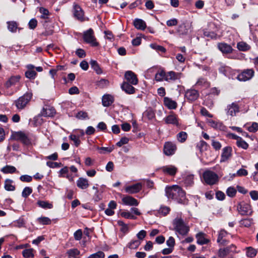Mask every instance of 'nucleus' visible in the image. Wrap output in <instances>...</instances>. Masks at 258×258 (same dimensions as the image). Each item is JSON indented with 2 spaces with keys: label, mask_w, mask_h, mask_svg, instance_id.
<instances>
[{
  "label": "nucleus",
  "mask_w": 258,
  "mask_h": 258,
  "mask_svg": "<svg viewBox=\"0 0 258 258\" xmlns=\"http://www.w3.org/2000/svg\"><path fill=\"white\" fill-rule=\"evenodd\" d=\"M254 75V71L252 69H248L243 71L237 77L238 79L241 81H245L250 79Z\"/></svg>",
  "instance_id": "16"
},
{
  "label": "nucleus",
  "mask_w": 258,
  "mask_h": 258,
  "mask_svg": "<svg viewBox=\"0 0 258 258\" xmlns=\"http://www.w3.org/2000/svg\"><path fill=\"white\" fill-rule=\"evenodd\" d=\"M164 121L167 124H172L176 125L178 124L177 116L173 113L165 117Z\"/></svg>",
  "instance_id": "25"
},
{
  "label": "nucleus",
  "mask_w": 258,
  "mask_h": 258,
  "mask_svg": "<svg viewBox=\"0 0 258 258\" xmlns=\"http://www.w3.org/2000/svg\"><path fill=\"white\" fill-rule=\"evenodd\" d=\"M196 85L201 88H208L209 87V83L204 78H201L197 81Z\"/></svg>",
  "instance_id": "33"
},
{
  "label": "nucleus",
  "mask_w": 258,
  "mask_h": 258,
  "mask_svg": "<svg viewBox=\"0 0 258 258\" xmlns=\"http://www.w3.org/2000/svg\"><path fill=\"white\" fill-rule=\"evenodd\" d=\"M10 140L19 141L24 145L26 146H29L32 144L31 140L29 137L26 134L21 131L13 132Z\"/></svg>",
  "instance_id": "3"
},
{
  "label": "nucleus",
  "mask_w": 258,
  "mask_h": 258,
  "mask_svg": "<svg viewBox=\"0 0 258 258\" xmlns=\"http://www.w3.org/2000/svg\"><path fill=\"white\" fill-rule=\"evenodd\" d=\"M196 237L197 238V243L199 244H205L209 242V240L205 238L203 233L197 234Z\"/></svg>",
  "instance_id": "36"
},
{
  "label": "nucleus",
  "mask_w": 258,
  "mask_h": 258,
  "mask_svg": "<svg viewBox=\"0 0 258 258\" xmlns=\"http://www.w3.org/2000/svg\"><path fill=\"white\" fill-rule=\"evenodd\" d=\"M225 111L227 115L234 116L239 111V107L236 103L233 102L227 105Z\"/></svg>",
  "instance_id": "14"
},
{
  "label": "nucleus",
  "mask_w": 258,
  "mask_h": 258,
  "mask_svg": "<svg viewBox=\"0 0 258 258\" xmlns=\"http://www.w3.org/2000/svg\"><path fill=\"white\" fill-rule=\"evenodd\" d=\"M164 104L169 109H175L177 108V103L170 98L165 97L163 100Z\"/></svg>",
  "instance_id": "22"
},
{
  "label": "nucleus",
  "mask_w": 258,
  "mask_h": 258,
  "mask_svg": "<svg viewBox=\"0 0 258 258\" xmlns=\"http://www.w3.org/2000/svg\"><path fill=\"white\" fill-rule=\"evenodd\" d=\"M134 25L136 28L139 30H144L146 28V24L145 21L140 19H136L134 21Z\"/></svg>",
  "instance_id": "30"
},
{
  "label": "nucleus",
  "mask_w": 258,
  "mask_h": 258,
  "mask_svg": "<svg viewBox=\"0 0 258 258\" xmlns=\"http://www.w3.org/2000/svg\"><path fill=\"white\" fill-rule=\"evenodd\" d=\"M212 146L215 150H219L222 147L221 144L214 140H212Z\"/></svg>",
  "instance_id": "62"
},
{
  "label": "nucleus",
  "mask_w": 258,
  "mask_h": 258,
  "mask_svg": "<svg viewBox=\"0 0 258 258\" xmlns=\"http://www.w3.org/2000/svg\"><path fill=\"white\" fill-rule=\"evenodd\" d=\"M142 188V184L140 182L127 186L125 187L126 192L130 194H134L139 192Z\"/></svg>",
  "instance_id": "17"
},
{
  "label": "nucleus",
  "mask_w": 258,
  "mask_h": 258,
  "mask_svg": "<svg viewBox=\"0 0 258 258\" xmlns=\"http://www.w3.org/2000/svg\"><path fill=\"white\" fill-rule=\"evenodd\" d=\"M69 138L70 140L74 142V143L76 147H78L80 145L81 141L79 137H78L76 135H71L69 136Z\"/></svg>",
  "instance_id": "57"
},
{
  "label": "nucleus",
  "mask_w": 258,
  "mask_h": 258,
  "mask_svg": "<svg viewBox=\"0 0 258 258\" xmlns=\"http://www.w3.org/2000/svg\"><path fill=\"white\" fill-rule=\"evenodd\" d=\"M170 208L166 206H161L158 210V213L162 214L163 216H166L169 213Z\"/></svg>",
  "instance_id": "56"
},
{
  "label": "nucleus",
  "mask_w": 258,
  "mask_h": 258,
  "mask_svg": "<svg viewBox=\"0 0 258 258\" xmlns=\"http://www.w3.org/2000/svg\"><path fill=\"white\" fill-rule=\"evenodd\" d=\"M122 201L124 205L130 206H137L139 205V202L136 199L128 196L123 198Z\"/></svg>",
  "instance_id": "20"
},
{
  "label": "nucleus",
  "mask_w": 258,
  "mask_h": 258,
  "mask_svg": "<svg viewBox=\"0 0 258 258\" xmlns=\"http://www.w3.org/2000/svg\"><path fill=\"white\" fill-rule=\"evenodd\" d=\"M12 180L6 179L5 181V188L8 191H13L15 190V186L12 184Z\"/></svg>",
  "instance_id": "47"
},
{
  "label": "nucleus",
  "mask_w": 258,
  "mask_h": 258,
  "mask_svg": "<svg viewBox=\"0 0 258 258\" xmlns=\"http://www.w3.org/2000/svg\"><path fill=\"white\" fill-rule=\"evenodd\" d=\"M199 97L198 91L195 89L187 90L185 93V97L190 102L194 101Z\"/></svg>",
  "instance_id": "15"
},
{
  "label": "nucleus",
  "mask_w": 258,
  "mask_h": 258,
  "mask_svg": "<svg viewBox=\"0 0 258 258\" xmlns=\"http://www.w3.org/2000/svg\"><path fill=\"white\" fill-rule=\"evenodd\" d=\"M1 171L6 174L13 173L17 171V169L13 166L6 165V166L2 168Z\"/></svg>",
  "instance_id": "37"
},
{
  "label": "nucleus",
  "mask_w": 258,
  "mask_h": 258,
  "mask_svg": "<svg viewBox=\"0 0 258 258\" xmlns=\"http://www.w3.org/2000/svg\"><path fill=\"white\" fill-rule=\"evenodd\" d=\"M41 113L44 116L52 117L55 114V110L53 107L47 106L43 108Z\"/></svg>",
  "instance_id": "23"
},
{
  "label": "nucleus",
  "mask_w": 258,
  "mask_h": 258,
  "mask_svg": "<svg viewBox=\"0 0 258 258\" xmlns=\"http://www.w3.org/2000/svg\"><path fill=\"white\" fill-rule=\"evenodd\" d=\"M39 12L41 14L40 16L41 18L44 19H47L49 15L48 10L44 8L41 7L39 9Z\"/></svg>",
  "instance_id": "46"
},
{
  "label": "nucleus",
  "mask_w": 258,
  "mask_h": 258,
  "mask_svg": "<svg viewBox=\"0 0 258 258\" xmlns=\"http://www.w3.org/2000/svg\"><path fill=\"white\" fill-rule=\"evenodd\" d=\"M38 221L43 225H48L50 224L51 220L49 218L46 217H42L37 219Z\"/></svg>",
  "instance_id": "55"
},
{
  "label": "nucleus",
  "mask_w": 258,
  "mask_h": 258,
  "mask_svg": "<svg viewBox=\"0 0 258 258\" xmlns=\"http://www.w3.org/2000/svg\"><path fill=\"white\" fill-rule=\"evenodd\" d=\"M208 123L210 126L215 129H222L223 126L222 123L211 119L208 120Z\"/></svg>",
  "instance_id": "43"
},
{
  "label": "nucleus",
  "mask_w": 258,
  "mask_h": 258,
  "mask_svg": "<svg viewBox=\"0 0 258 258\" xmlns=\"http://www.w3.org/2000/svg\"><path fill=\"white\" fill-rule=\"evenodd\" d=\"M236 144L238 147L246 150L248 147V144L244 141L241 137H237Z\"/></svg>",
  "instance_id": "34"
},
{
  "label": "nucleus",
  "mask_w": 258,
  "mask_h": 258,
  "mask_svg": "<svg viewBox=\"0 0 258 258\" xmlns=\"http://www.w3.org/2000/svg\"><path fill=\"white\" fill-rule=\"evenodd\" d=\"M80 251L77 248H72L67 252L69 258H76V256L80 254Z\"/></svg>",
  "instance_id": "38"
},
{
  "label": "nucleus",
  "mask_w": 258,
  "mask_h": 258,
  "mask_svg": "<svg viewBox=\"0 0 258 258\" xmlns=\"http://www.w3.org/2000/svg\"><path fill=\"white\" fill-rule=\"evenodd\" d=\"M141 242L139 240H132L127 245V247L130 249H136L141 244Z\"/></svg>",
  "instance_id": "40"
},
{
  "label": "nucleus",
  "mask_w": 258,
  "mask_h": 258,
  "mask_svg": "<svg viewBox=\"0 0 258 258\" xmlns=\"http://www.w3.org/2000/svg\"><path fill=\"white\" fill-rule=\"evenodd\" d=\"M150 47L152 48H153L158 51H161L162 52H165L166 51V49L164 47H163L162 46L158 45L156 44H153V43L151 44Z\"/></svg>",
  "instance_id": "58"
},
{
  "label": "nucleus",
  "mask_w": 258,
  "mask_h": 258,
  "mask_svg": "<svg viewBox=\"0 0 258 258\" xmlns=\"http://www.w3.org/2000/svg\"><path fill=\"white\" fill-rule=\"evenodd\" d=\"M77 186L82 189H85L89 187L88 180L86 178L80 177L77 181Z\"/></svg>",
  "instance_id": "26"
},
{
  "label": "nucleus",
  "mask_w": 258,
  "mask_h": 258,
  "mask_svg": "<svg viewBox=\"0 0 258 258\" xmlns=\"http://www.w3.org/2000/svg\"><path fill=\"white\" fill-rule=\"evenodd\" d=\"M236 246L234 244H231L224 248H220L218 251V255L220 257H224L231 252H235Z\"/></svg>",
  "instance_id": "12"
},
{
  "label": "nucleus",
  "mask_w": 258,
  "mask_h": 258,
  "mask_svg": "<svg viewBox=\"0 0 258 258\" xmlns=\"http://www.w3.org/2000/svg\"><path fill=\"white\" fill-rule=\"evenodd\" d=\"M192 30V23L188 20H184L177 27L176 32L179 35H186Z\"/></svg>",
  "instance_id": "4"
},
{
  "label": "nucleus",
  "mask_w": 258,
  "mask_h": 258,
  "mask_svg": "<svg viewBox=\"0 0 258 258\" xmlns=\"http://www.w3.org/2000/svg\"><path fill=\"white\" fill-rule=\"evenodd\" d=\"M32 192V189L30 187H25L22 192V196L23 198H27Z\"/></svg>",
  "instance_id": "52"
},
{
  "label": "nucleus",
  "mask_w": 258,
  "mask_h": 258,
  "mask_svg": "<svg viewBox=\"0 0 258 258\" xmlns=\"http://www.w3.org/2000/svg\"><path fill=\"white\" fill-rule=\"evenodd\" d=\"M203 35L205 37L210 38L211 39H216L217 35L214 32H210L207 30H204Z\"/></svg>",
  "instance_id": "51"
},
{
  "label": "nucleus",
  "mask_w": 258,
  "mask_h": 258,
  "mask_svg": "<svg viewBox=\"0 0 258 258\" xmlns=\"http://www.w3.org/2000/svg\"><path fill=\"white\" fill-rule=\"evenodd\" d=\"M237 48L240 51H246L250 49V46L246 42L241 41L237 44Z\"/></svg>",
  "instance_id": "32"
},
{
  "label": "nucleus",
  "mask_w": 258,
  "mask_h": 258,
  "mask_svg": "<svg viewBox=\"0 0 258 258\" xmlns=\"http://www.w3.org/2000/svg\"><path fill=\"white\" fill-rule=\"evenodd\" d=\"M75 116L79 119H86L89 118L88 113L83 111L78 112L76 114Z\"/></svg>",
  "instance_id": "49"
},
{
  "label": "nucleus",
  "mask_w": 258,
  "mask_h": 258,
  "mask_svg": "<svg viewBox=\"0 0 258 258\" xmlns=\"http://www.w3.org/2000/svg\"><path fill=\"white\" fill-rule=\"evenodd\" d=\"M124 78L126 80L125 82L132 85H136L138 83V79L136 75L131 71H127L125 73Z\"/></svg>",
  "instance_id": "13"
},
{
  "label": "nucleus",
  "mask_w": 258,
  "mask_h": 258,
  "mask_svg": "<svg viewBox=\"0 0 258 258\" xmlns=\"http://www.w3.org/2000/svg\"><path fill=\"white\" fill-rule=\"evenodd\" d=\"M7 28L9 31L12 33H16L17 32V30L18 29L19 31L22 29L21 28H19L18 27L19 24L14 21H8L7 22Z\"/></svg>",
  "instance_id": "24"
},
{
  "label": "nucleus",
  "mask_w": 258,
  "mask_h": 258,
  "mask_svg": "<svg viewBox=\"0 0 258 258\" xmlns=\"http://www.w3.org/2000/svg\"><path fill=\"white\" fill-rule=\"evenodd\" d=\"M130 83L123 82L121 88L126 94H132L135 93L136 89Z\"/></svg>",
  "instance_id": "21"
},
{
  "label": "nucleus",
  "mask_w": 258,
  "mask_h": 258,
  "mask_svg": "<svg viewBox=\"0 0 258 258\" xmlns=\"http://www.w3.org/2000/svg\"><path fill=\"white\" fill-rule=\"evenodd\" d=\"M83 39L86 43L90 44L92 46L96 47L99 45V43L97 41L94 31L92 28L84 32Z\"/></svg>",
  "instance_id": "5"
},
{
  "label": "nucleus",
  "mask_w": 258,
  "mask_h": 258,
  "mask_svg": "<svg viewBox=\"0 0 258 258\" xmlns=\"http://www.w3.org/2000/svg\"><path fill=\"white\" fill-rule=\"evenodd\" d=\"M238 213L241 215H251L252 210L250 205L244 202L238 204L237 207Z\"/></svg>",
  "instance_id": "8"
},
{
  "label": "nucleus",
  "mask_w": 258,
  "mask_h": 258,
  "mask_svg": "<svg viewBox=\"0 0 258 258\" xmlns=\"http://www.w3.org/2000/svg\"><path fill=\"white\" fill-rule=\"evenodd\" d=\"M162 171L165 173L173 176L177 172V168L173 165L165 166L163 167Z\"/></svg>",
  "instance_id": "28"
},
{
  "label": "nucleus",
  "mask_w": 258,
  "mask_h": 258,
  "mask_svg": "<svg viewBox=\"0 0 258 258\" xmlns=\"http://www.w3.org/2000/svg\"><path fill=\"white\" fill-rule=\"evenodd\" d=\"M37 73L33 70H28L25 72V76L30 79H34Z\"/></svg>",
  "instance_id": "54"
},
{
  "label": "nucleus",
  "mask_w": 258,
  "mask_h": 258,
  "mask_svg": "<svg viewBox=\"0 0 258 258\" xmlns=\"http://www.w3.org/2000/svg\"><path fill=\"white\" fill-rule=\"evenodd\" d=\"M32 97V93H26L19 97L16 101L15 104L18 109L24 108L30 101Z\"/></svg>",
  "instance_id": "7"
},
{
  "label": "nucleus",
  "mask_w": 258,
  "mask_h": 258,
  "mask_svg": "<svg viewBox=\"0 0 258 258\" xmlns=\"http://www.w3.org/2000/svg\"><path fill=\"white\" fill-rule=\"evenodd\" d=\"M25 225V221L23 218H19L14 222V225L15 227L21 228Z\"/></svg>",
  "instance_id": "60"
},
{
  "label": "nucleus",
  "mask_w": 258,
  "mask_h": 258,
  "mask_svg": "<svg viewBox=\"0 0 258 258\" xmlns=\"http://www.w3.org/2000/svg\"><path fill=\"white\" fill-rule=\"evenodd\" d=\"M73 15L75 18L80 21H85L84 12L81 7L74 3L73 5Z\"/></svg>",
  "instance_id": "9"
},
{
  "label": "nucleus",
  "mask_w": 258,
  "mask_h": 258,
  "mask_svg": "<svg viewBox=\"0 0 258 258\" xmlns=\"http://www.w3.org/2000/svg\"><path fill=\"white\" fill-rule=\"evenodd\" d=\"M166 196L168 199L176 201L178 203L185 204L187 200L185 191L178 185H174L166 187L165 188Z\"/></svg>",
  "instance_id": "1"
},
{
  "label": "nucleus",
  "mask_w": 258,
  "mask_h": 258,
  "mask_svg": "<svg viewBox=\"0 0 258 258\" xmlns=\"http://www.w3.org/2000/svg\"><path fill=\"white\" fill-rule=\"evenodd\" d=\"M37 204L39 207L44 209H51L53 207L52 204L44 201H38Z\"/></svg>",
  "instance_id": "41"
},
{
  "label": "nucleus",
  "mask_w": 258,
  "mask_h": 258,
  "mask_svg": "<svg viewBox=\"0 0 258 258\" xmlns=\"http://www.w3.org/2000/svg\"><path fill=\"white\" fill-rule=\"evenodd\" d=\"M227 195L230 197H233L236 194V190L233 187H229L226 190Z\"/></svg>",
  "instance_id": "61"
},
{
  "label": "nucleus",
  "mask_w": 258,
  "mask_h": 258,
  "mask_svg": "<svg viewBox=\"0 0 258 258\" xmlns=\"http://www.w3.org/2000/svg\"><path fill=\"white\" fill-rule=\"evenodd\" d=\"M230 70V68L226 66H221L219 69V72L225 76L227 75L228 73L229 72Z\"/></svg>",
  "instance_id": "59"
},
{
  "label": "nucleus",
  "mask_w": 258,
  "mask_h": 258,
  "mask_svg": "<svg viewBox=\"0 0 258 258\" xmlns=\"http://www.w3.org/2000/svg\"><path fill=\"white\" fill-rule=\"evenodd\" d=\"M166 244L169 247L173 249V247L175 245L174 238L172 236L169 237L168 239L166 241Z\"/></svg>",
  "instance_id": "63"
},
{
  "label": "nucleus",
  "mask_w": 258,
  "mask_h": 258,
  "mask_svg": "<svg viewBox=\"0 0 258 258\" xmlns=\"http://www.w3.org/2000/svg\"><path fill=\"white\" fill-rule=\"evenodd\" d=\"M232 148L230 146L224 147L222 149L221 155L220 162H225L228 161L232 157Z\"/></svg>",
  "instance_id": "10"
},
{
  "label": "nucleus",
  "mask_w": 258,
  "mask_h": 258,
  "mask_svg": "<svg viewBox=\"0 0 258 258\" xmlns=\"http://www.w3.org/2000/svg\"><path fill=\"white\" fill-rule=\"evenodd\" d=\"M145 117H147L149 119H152L155 117V113L151 109L147 110L144 113Z\"/></svg>",
  "instance_id": "53"
},
{
  "label": "nucleus",
  "mask_w": 258,
  "mask_h": 258,
  "mask_svg": "<svg viewBox=\"0 0 258 258\" xmlns=\"http://www.w3.org/2000/svg\"><path fill=\"white\" fill-rule=\"evenodd\" d=\"M181 73H176L174 71H169L166 73L165 81L167 82L175 81L179 80L181 77Z\"/></svg>",
  "instance_id": "18"
},
{
  "label": "nucleus",
  "mask_w": 258,
  "mask_h": 258,
  "mask_svg": "<svg viewBox=\"0 0 258 258\" xmlns=\"http://www.w3.org/2000/svg\"><path fill=\"white\" fill-rule=\"evenodd\" d=\"M219 49L224 53H230L233 51L232 47L225 43H221L218 44Z\"/></svg>",
  "instance_id": "27"
},
{
  "label": "nucleus",
  "mask_w": 258,
  "mask_h": 258,
  "mask_svg": "<svg viewBox=\"0 0 258 258\" xmlns=\"http://www.w3.org/2000/svg\"><path fill=\"white\" fill-rule=\"evenodd\" d=\"M197 147L200 150V152H202L208 150L209 145L206 142L202 140L197 144Z\"/></svg>",
  "instance_id": "39"
},
{
  "label": "nucleus",
  "mask_w": 258,
  "mask_h": 258,
  "mask_svg": "<svg viewBox=\"0 0 258 258\" xmlns=\"http://www.w3.org/2000/svg\"><path fill=\"white\" fill-rule=\"evenodd\" d=\"M205 182L209 185L216 184L218 181V175L213 171L210 170L205 171L203 174Z\"/></svg>",
  "instance_id": "6"
},
{
  "label": "nucleus",
  "mask_w": 258,
  "mask_h": 258,
  "mask_svg": "<svg viewBox=\"0 0 258 258\" xmlns=\"http://www.w3.org/2000/svg\"><path fill=\"white\" fill-rule=\"evenodd\" d=\"M164 153L167 156L174 154L176 150V145L171 142H167L164 146Z\"/></svg>",
  "instance_id": "11"
},
{
  "label": "nucleus",
  "mask_w": 258,
  "mask_h": 258,
  "mask_svg": "<svg viewBox=\"0 0 258 258\" xmlns=\"http://www.w3.org/2000/svg\"><path fill=\"white\" fill-rule=\"evenodd\" d=\"M113 97L110 95H105L102 97V105L104 107H108L113 102Z\"/></svg>",
  "instance_id": "29"
},
{
  "label": "nucleus",
  "mask_w": 258,
  "mask_h": 258,
  "mask_svg": "<svg viewBox=\"0 0 258 258\" xmlns=\"http://www.w3.org/2000/svg\"><path fill=\"white\" fill-rule=\"evenodd\" d=\"M194 175H188L185 179V184L186 186H191L194 184Z\"/></svg>",
  "instance_id": "50"
},
{
  "label": "nucleus",
  "mask_w": 258,
  "mask_h": 258,
  "mask_svg": "<svg viewBox=\"0 0 258 258\" xmlns=\"http://www.w3.org/2000/svg\"><path fill=\"white\" fill-rule=\"evenodd\" d=\"M37 25V21L35 19H32L30 20L28 23V26L30 29H34Z\"/></svg>",
  "instance_id": "64"
},
{
  "label": "nucleus",
  "mask_w": 258,
  "mask_h": 258,
  "mask_svg": "<svg viewBox=\"0 0 258 258\" xmlns=\"http://www.w3.org/2000/svg\"><path fill=\"white\" fill-rule=\"evenodd\" d=\"M166 73L163 70L158 71L155 75V79L157 82L165 81Z\"/></svg>",
  "instance_id": "31"
},
{
  "label": "nucleus",
  "mask_w": 258,
  "mask_h": 258,
  "mask_svg": "<svg viewBox=\"0 0 258 258\" xmlns=\"http://www.w3.org/2000/svg\"><path fill=\"white\" fill-rule=\"evenodd\" d=\"M174 230L181 235H186L189 231L188 226L181 218L177 217L173 221Z\"/></svg>",
  "instance_id": "2"
},
{
  "label": "nucleus",
  "mask_w": 258,
  "mask_h": 258,
  "mask_svg": "<svg viewBox=\"0 0 258 258\" xmlns=\"http://www.w3.org/2000/svg\"><path fill=\"white\" fill-rule=\"evenodd\" d=\"M187 134L184 132H181L177 135L178 141L181 143H183L187 139Z\"/></svg>",
  "instance_id": "48"
},
{
  "label": "nucleus",
  "mask_w": 258,
  "mask_h": 258,
  "mask_svg": "<svg viewBox=\"0 0 258 258\" xmlns=\"http://www.w3.org/2000/svg\"><path fill=\"white\" fill-rule=\"evenodd\" d=\"M228 234V232L224 229L221 230L218 234L217 242L220 244L225 245L228 243V241L225 239V237Z\"/></svg>",
  "instance_id": "19"
},
{
  "label": "nucleus",
  "mask_w": 258,
  "mask_h": 258,
  "mask_svg": "<svg viewBox=\"0 0 258 258\" xmlns=\"http://www.w3.org/2000/svg\"><path fill=\"white\" fill-rule=\"evenodd\" d=\"M246 255L249 257H254L256 253L257 250L252 247H247L246 248Z\"/></svg>",
  "instance_id": "42"
},
{
  "label": "nucleus",
  "mask_w": 258,
  "mask_h": 258,
  "mask_svg": "<svg viewBox=\"0 0 258 258\" xmlns=\"http://www.w3.org/2000/svg\"><path fill=\"white\" fill-rule=\"evenodd\" d=\"M90 65L91 68L96 72L97 74L102 73L101 69L100 68L98 63L96 60H91L90 61Z\"/></svg>",
  "instance_id": "35"
},
{
  "label": "nucleus",
  "mask_w": 258,
  "mask_h": 258,
  "mask_svg": "<svg viewBox=\"0 0 258 258\" xmlns=\"http://www.w3.org/2000/svg\"><path fill=\"white\" fill-rule=\"evenodd\" d=\"M253 220L252 218H246L241 220L239 222L241 226L249 227L252 223Z\"/></svg>",
  "instance_id": "44"
},
{
  "label": "nucleus",
  "mask_w": 258,
  "mask_h": 258,
  "mask_svg": "<svg viewBox=\"0 0 258 258\" xmlns=\"http://www.w3.org/2000/svg\"><path fill=\"white\" fill-rule=\"evenodd\" d=\"M33 251V249L32 248L24 250L22 252L23 256L25 258H33L34 257Z\"/></svg>",
  "instance_id": "45"
}]
</instances>
